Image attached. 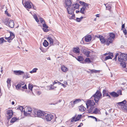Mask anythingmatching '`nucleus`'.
<instances>
[{"label": "nucleus", "mask_w": 127, "mask_h": 127, "mask_svg": "<svg viewBox=\"0 0 127 127\" xmlns=\"http://www.w3.org/2000/svg\"><path fill=\"white\" fill-rule=\"evenodd\" d=\"M102 95L101 93L98 90L97 91L96 93L93 95L96 103H98L99 100L101 98Z\"/></svg>", "instance_id": "1"}, {"label": "nucleus", "mask_w": 127, "mask_h": 127, "mask_svg": "<svg viewBox=\"0 0 127 127\" xmlns=\"http://www.w3.org/2000/svg\"><path fill=\"white\" fill-rule=\"evenodd\" d=\"M120 57L119 56L118 57V60L120 62L124 61H127V54H121Z\"/></svg>", "instance_id": "2"}, {"label": "nucleus", "mask_w": 127, "mask_h": 127, "mask_svg": "<svg viewBox=\"0 0 127 127\" xmlns=\"http://www.w3.org/2000/svg\"><path fill=\"white\" fill-rule=\"evenodd\" d=\"M53 116L51 114H47L46 113L43 118L47 121H50L53 119Z\"/></svg>", "instance_id": "3"}, {"label": "nucleus", "mask_w": 127, "mask_h": 127, "mask_svg": "<svg viewBox=\"0 0 127 127\" xmlns=\"http://www.w3.org/2000/svg\"><path fill=\"white\" fill-rule=\"evenodd\" d=\"M87 106V108H88L89 107L91 106L95 107L94 105L95 104V103L93 100H89L87 101L86 103Z\"/></svg>", "instance_id": "4"}, {"label": "nucleus", "mask_w": 127, "mask_h": 127, "mask_svg": "<svg viewBox=\"0 0 127 127\" xmlns=\"http://www.w3.org/2000/svg\"><path fill=\"white\" fill-rule=\"evenodd\" d=\"M45 114L46 113L44 112L41 111L40 110H39L37 111L36 115L38 117L43 118Z\"/></svg>", "instance_id": "5"}, {"label": "nucleus", "mask_w": 127, "mask_h": 127, "mask_svg": "<svg viewBox=\"0 0 127 127\" xmlns=\"http://www.w3.org/2000/svg\"><path fill=\"white\" fill-rule=\"evenodd\" d=\"M97 37L99 38L102 44H105L106 43V40L103 36L101 35H99L98 36H97Z\"/></svg>", "instance_id": "6"}, {"label": "nucleus", "mask_w": 127, "mask_h": 127, "mask_svg": "<svg viewBox=\"0 0 127 127\" xmlns=\"http://www.w3.org/2000/svg\"><path fill=\"white\" fill-rule=\"evenodd\" d=\"M7 114L8 115L7 117L8 119H9L11 118L13 114V111L11 110H8L7 111Z\"/></svg>", "instance_id": "7"}, {"label": "nucleus", "mask_w": 127, "mask_h": 127, "mask_svg": "<svg viewBox=\"0 0 127 127\" xmlns=\"http://www.w3.org/2000/svg\"><path fill=\"white\" fill-rule=\"evenodd\" d=\"M69 7H68L67 8V10L68 12V13L72 15L74 13V11L75 9L72 8H72L70 9Z\"/></svg>", "instance_id": "8"}, {"label": "nucleus", "mask_w": 127, "mask_h": 127, "mask_svg": "<svg viewBox=\"0 0 127 127\" xmlns=\"http://www.w3.org/2000/svg\"><path fill=\"white\" fill-rule=\"evenodd\" d=\"M64 3L66 6L65 7L67 6L69 7L71 6L72 2L70 0H65Z\"/></svg>", "instance_id": "9"}, {"label": "nucleus", "mask_w": 127, "mask_h": 127, "mask_svg": "<svg viewBox=\"0 0 127 127\" xmlns=\"http://www.w3.org/2000/svg\"><path fill=\"white\" fill-rule=\"evenodd\" d=\"M31 3H31L29 1H26L25 3L24 7L26 8H27L29 9L31 8L32 6Z\"/></svg>", "instance_id": "10"}, {"label": "nucleus", "mask_w": 127, "mask_h": 127, "mask_svg": "<svg viewBox=\"0 0 127 127\" xmlns=\"http://www.w3.org/2000/svg\"><path fill=\"white\" fill-rule=\"evenodd\" d=\"M13 73L17 75H20L24 73L23 71L21 70H14L13 71Z\"/></svg>", "instance_id": "11"}, {"label": "nucleus", "mask_w": 127, "mask_h": 127, "mask_svg": "<svg viewBox=\"0 0 127 127\" xmlns=\"http://www.w3.org/2000/svg\"><path fill=\"white\" fill-rule=\"evenodd\" d=\"M47 39L49 42V44L50 46L53 45L54 40L50 36H48L47 37Z\"/></svg>", "instance_id": "12"}, {"label": "nucleus", "mask_w": 127, "mask_h": 127, "mask_svg": "<svg viewBox=\"0 0 127 127\" xmlns=\"http://www.w3.org/2000/svg\"><path fill=\"white\" fill-rule=\"evenodd\" d=\"M126 103V101L125 100L124 101L120 102L117 103L116 104L121 106V108L122 109V107L124 105V104Z\"/></svg>", "instance_id": "13"}, {"label": "nucleus", "mask_w": 127, "mask_h": 127, "mask_svg": "<svg viewBox=\"0 0 127 127\" xmlns=\"http://www.w3.org/2000/svg\"><path fill=\"white\" fill-rule=\"evenodd\" d=\"M90 52V51L84 49H83V53L87 57H89V54Z\"/></svg>", "instance_id": "14"}, {"label": "nucleus", "mask_w": 127, "mask_h": 127, "mask_svg": "<svg viewBox=\"0 0 127 127\" xmlns=\"http://www.w3.org/2000/svg\"><path fill=\"white\" fill-rule=\"evenodd\" d=\"M73 52L76 54H79L80 53V49L78 47H74L73 50Z\"/></svg>", "instance_id": "15"}, {"label": "nucleus", "mask_w": 127, "mask_h": 127, "mask_svg": "<svg viewBox=\"0 0 127 127\" xmlns=\"http://www.w3.org/2000/svg\"><path fill=\"white\" fill-rule=\"evenodd\" d=\"M37 111L36 109L32 110L31 113L30 114V116L32 117L35 116L36 115Z\"/></svg>", "instance_id": "16"}, {"label": "nucleus", "mask_w": 127, "mask_h": 127, "mask_svg": "<svg viewBox=\"0 0 127 127\" xmlns=\"http://www.w3.org/2000/svg\"><path fill=\"white\" fill-rule=\"evenodd\" d=\"M92 37L90 35H89L86 36L85 38V40L87 42L90 41L92 39Z\"/></svg>", "instance_id": "17"}, {"label": "nucleus", "mask_w": 127, "mask_h": 127, "mask_svg": "<svg viewBox=\"0 0 127 127\" xmlns=\"http://www.w3.org/2000/svg\"><path fill=\"white\" fill-rule=\"evenodd\" d=\"M109 94L111 96L114 97H117L119 96V95L115 92H113L111 93H110Z\"/></svg>", "instance_id": "18"}, {"label": "nucleus", "mask_w": 127, "mask_h": 127, "mask_svg": "<svg viewBox=\"0 0 127 127\" xmlns=\"http://www.w3.org/2000/svg\"><path fill=\"white\" fill-rule=\"evenodd\" d=\"M79 110L80 111L83 112L85 111L86 108L84 107L83 105L79 106Z\"/></svg>", "instance_id": "19"}, {"label": "nucleus", "mask_w": 127, "mask_h": 127, "mask_svg": "<svg viewBox=\"0 0 127 127\" xmlns=\"http://www.w3.org/2000/svg\"><path fill=\"white\" fill-rule=\"evenodd\" d=\"M14 22L13 20H10L9 21L8 25L10 28H13L14 26Z\"/></svg>", "instance_id": "20"}, {"label": "nucleus", "mask_w": 127, "mask_h": 127, "mask_svg": "<svg viewBox=\"0 0 127 127\" xmlns=\"http://www.w3.org/2000/svg\"><path fill=\"white\" fill-rule=\"evenodd\" d=\"M112 38L110 37H109L107 39V41H106V44L108 46L109 45V44L112 43Z\"/></svg>", "instance_id": "21"}, {"label": "nucleus", "mask_w": 127, "mask_h": 127, "mask_svg": "<svg viewBox=\"0 0 127 127\" xmlns=\"http://www.w3.org/2000/svg\"><path fill=\"white\" fill-rule=\"evenodd\" d=\"M89 108L88 109V110L87 111V112L88 113L92 114V112L93 110L94 109L95 107H93L90 106L89 107Z\"/></svg>", "instance_id": "22"}, {"label": "nucleus", "mask_w": 127, "mask_h": 127, "mask_svg": "<svg viewBox=\"0 0 127 127\" xmlns=\"http://www.w3.org/2000/svg\"><path fill=\"white\" fill-rule=\"evenodd\" d=\"M76 58L78 61L81 63H82V62H83L84 59L82 57L78 56L77 58Z\"/></svg>", "instance_id": "23"}, {"label": "nucleus", "mask_w": 127, "mask_h": 127, "mask_svg": "<svg viewBox=\"0 0 127 127\" xmlns=\"http://www.w3.org/2000/svg\"><path fill=\"white\" fill-rule=\"evenodd\" d=\"M79 5L78 4L76 3L75 4H72V7L74 9H75V10L76 9H77L79 8Z\"/></svg>", "instance_id": "24"}, {"label": "nucleus", "mask_w": 127, "mask_h": 127, "mask_svg": "<svg viewBox=\"0 0 127 127\" xmlns=\"http://www.w3.org/2000/svg\"><path fill=\"white\" fill-rule=\"evenodd\" d=\"M30 77L29 74L27 72H25L24 75L23 77V78H25L27 79Z\"/></svg>", "instance_id": "25"}, {"label": "nucleus", "mask_w": 127, "mask_h": 127, "mask_svg": "<svg viewBox=\"0 0 127 127\" xmlns=\"http://www.w3.org/2000/svg\"><path fill=\"white\" fill-rule=\"evenodd\" d=\"M11 81L10 79L8 78L6 82L7 83V87L9 89V88L11 86Z\"/></svg>", "instance_id": "26"}, {"label": "nucleus", "mask_w": 127, "mask_h": 127, "mask_svg": "<svg viewBox=\"0 0 127 127\" xmlns=\"http://www.w3.org/2000/svg\"><path fill=\"white\" fill-rule=\"evenodd\" d=\"M120 65L122 66L123 68H125L126 67V64L124 62L121 61L120 64Z\"/></svg>", "instance_id": "27"}, {"label": "nucleus", "mask_w": 127, "mask_h": 127, "mask_svg": "<svg viewBox=\"0 0 127 127\" xmlns=\"http://www.w3.org/2000/svg\"><path fill=\"white\" fill-rule=\"evenodd\" d=\"M61 70L62 71L64 72H65L68 70L67 68L64 66H63L62 67Z\"/></svg>", "instance_id": "28"}, {"label": "nucleus", "mask_w": 127, "mask_h": 127, "mask_svg": "<svg viewBox=\"0 0 127 127\" xmlns=\"http://www.w3.org/2000/svg\"><path fill=\"white\" fill-rule=\"evenodd\" d=\"M26 111L27 112H30V114L32 112V109L30 107H28L26 108Z\"/></svg>", "instance_id": "29"}, {"label": "nucleus", "mask_w": 127, "mask_h": 127, "mask_svg": "<svg viewBox=\"0 0 127 127\" xmlns=\"http://www.w3.org/2000/svg\"><path fill=\"white\" fill-rule=\"evenodd\" d=\"M81 100L80 99H76L75 100L73 101V104L75 105L77 104L79 102H81Z\"/></svg>", "instance_id": "30"}, {"label": "nucleus", "mask_w": 127, "mask_h": 127, "mask_svg": "<svg viewBox=\"0 0 127 127\" xmlns=\"http://www.w3.org/2000/svg\"><path fill=\"white\" fill-rule=\"evenodd\" d=\"M103 96H107L108 94L107 92V91L105 90H103Z\"/></svg>", "instance_id": "31"}, {"label": "nucleus", "mask_w": 127, "mask_h": 127, "mask_svg": "<svg viewBox=\"0 0 127 127\" xmlns=\"http://www.w3.org/2000/svg\"><path fill=\"white\" fill-rule=\"evenodd\" d=\"M43 45L45 47H47L49 43L46 40H45L43 43Z\"/></svg>", "instance_id": "32"}, {"label": "nucleus", "mask_w": 127, "mask_h": 127, "mask_svg": "<svg viewBox=\"0 0 127 127\" xmlns=\"http://www.w3.org/2000/svg\"><path fill=\"white\" fill-rule=\"evenodd\" d=\"M94 110L92 112V114H96L99 112V109L97 108H95V109H94Z\"/></svg>", "instance_id": "33"}, {"label": "nucleus", "mask_w": 127, "mask_h": 127, "mask_svg": "<svg viewBox=\"0 0 127 127\" xmlns=\"http://www.w3.org/2000/svg\"><path fill=\"white\" fill-rule=\"evenodd\" d=\"M82 116V115H78L77 116L76 118H75V121L76 122L77 121L79 120L81 118V117Z\"/></svg>", "instance_id": "34"}, {"label": "nucleus", "mask_w": 127, "mask_h": 127, "mask_svg": "<svg viewBox=\"0 0 127 127\" xmlns=\"http://www.w3.org/2000/svg\"><path fill=\"white\" fill-rule=\"evenodd\" d=\"M109 37H110L111 38L113 39L115 37V35L114 33H110L109 34Z\"/></svg>", "instance_id": "35"}, {"label": "nucleus", "mask_w": 127, "mask_h": 127, "mask_svg": "<svg viewBox=\"0 0 127 127\" xmlns=\"http://www.w3.org/2000/svg\"><path fill=\"white\" fill-rule=\"evenodd\" d=\"M89 70L91 71V74H92V73H96L97 72H99V71L96 70L95 69H89Z\"/></svg>", "instance_id": "36"}, {"label": "nucleus", "mask_w": 127, "mask_h": 127, "mask_svg": "<svg viewBox=\"0 0 127 127\" xmlns=\"http://www.w3.org/2000/svg\"><path fill=\"white\" fill-rule=\"evenodd\" d=\"M17 118L16 117H14L10 121V122L11 123H14L15 121L17 120Z\"/></svg>", "instance_id": "37"}, {"label": "nucleus", "mask_w": 127, "mask_h": 127, "mask_svg": "<svg viewBox=\"0 0 127 127\" xmlns=\"http://www.w3.org/2000/svg\"><path fill=\"white\" fill-rule=\"evenodd\" d=\"M85 62L88 63H91V61L89 58H86L84 60Z\"/></svg>", "instance_id": "38"}, {"label": "nucleus", "mask_w": 127, "mask_h": 127, "mask_svg": "<svg viewBox=\"0 0 127 127\" xmlns=\"http://www.w3.org/2000/svg\"><path fill=\"white\" fill-rule=\"evenodd\" d=\"M38 70V69L37 68H33L32 70L30 72V73H33L36 72V71Z\"/></svg>", "instance_id": "39"}, {"label": "nucleus", "mask_w": 127, "mask_h": 127, "mask_svg": "<svg viewBox=\"0 0 127 127\" xmlns=\"http://www.w3.org/2000/svg\"><path fill=\"white\" fill-rule=\"evenodd\" d=\"M26 108V107L25 108V109H24V110L23 111L24 115L25 116H27L28 115H30V113H27V111L26 112L25 111V108Z\"/></svg>", "instance_id": "40"}, {"label": "nucleus", "mask_w": 127, "mask_h": 127, "mask_svg": "<svg viewBox=\"0 0 127 127\" xmlns=\"http://www.w3.org/2000/svg\"><path fill=\"white\" fill-rule=\"evenodd\" d=\"M122 110H127V102L124 104V105L122 107Z\"/></svg>", "instance_id": "41"}, {"label": "nucleus", "mask_w": 127, "mask_h": 127, "mask_svg": "<svg viewBox=\"0 0 127 127\" xmlns=\"http://www.w3.org/2000/svg\"><path fill=\"white\" fill-rule=\"evenodd\" d=\"M33 17L35 19V20L36 21L37 23H38V22H39V20L37 18V16L36 15V14H34L33 15Z\"/></svg>", "instance_id": "42"}, {"label": "nucleus", "mask_w": 127, "mask_h": 127, "mask_svg": "<svg viewBox=\"0 0 127 127\" xmlns=\"http://www.w3.org/2000/svg\"><path fill=\"white\" fill-rule=\"evenodd\" d=\"M58 83V82H57L56 81H56H54V82L53 83V85H51V87H50V89H54V88H53V85H54L55 84H56V83Z\"/></svg>", "instance_id": "43"}, {"label": "nucleus", "mask_w": 127, "mask_h": 127, "mask_svg": "<svg viewBox=\"0 0 127 127\" xmlns=\"http://www.w3.org/2000/svg\"><path fill=\"white\" fill-rule=\"evenodd\" d=\"M18 109V108H17ZM18 109L20 110L21 112H23V109H24V108L22 106H19V107L18 108Z\"/></svg>", "instance_id": "44"}, {"label": "nucleus", "mask_w": 127, "mask_h": 127, "mask_svg": "<svg viewBox=\"0 0 127 127\" xmlns=\"http://www.w3.org/2000/svg\"><path fill=\"white\" fill-rule=\"evenodd\" d=\"M69 18L70 19H73L75 18V15L73 14L72 16H69Z\"/></svg>", "instance_id": "45"}, {"label": "nucleus", "mask_w": 127, "mask_h": 127, "mask_svg": "<svg viewBox=\"0 0 127 127\" xmlns=\"http://www.w3.org/2000/svg\"><path fill=\"white\" fill-rule=\"evenodd\" d=\"M39 19L40 20V22L42 24L45 23L44 20H43L42 18L40 17L39 18Z\"/></svg>", "instance_id": "46"}, {"label": "nucleus", "mask_w": 127, "mask_h": 127, "mask_svg": "<svg viewBox=\"0 0 127 127\" xmlns=\"http://www.w3.org/2000/svg\"><path fill=\"white\" fill-rule=\"evenodd\" d=\"M21 86V85L19 83L16 86V88L17 89H18Z\"/></svg>", "instance_id": "47"}, {"label": "nucleus", "mask_w": 127, "mask_h": 127, "mask_svg": "<svg viewBox=\"0 0 127 127\" xmlns=\"http://www.w3.org/2000/svg\"><path fill=\"white\" fill-rule=\"evenodd\" d=\"M10 35L9 36L13 39L15 37L14 35L11 32H10Z\"/></svg>", "instance_id": "48"}, {"label": "nucleus", "mask_w": 127, "mask_h": 127, "mask_svg": "<svg viewBox=\"0 0 127 127\" xmlns=\"http://www.w3.org/2000/svg\"><path fill=\"white\" fill-rule=\"evenodd\" d=\"M33 86L32 85H31L30 84L29 85L28 88L31 91H32Z\"/></svg>", "instance_id": "49"}, {"label": "nucleus", "mask_w": 127, "mask_h": 127, "mask_svg": "<svg viewBox=\"0 0 127 127\" xmlns=\"http://www.w3.org/2000/svg\"><path fill=\"white\" fill-rule=\"evenodd\" d=\"M42 26L44 28L48 29V27L47 25L45 23L42 24Z\"/></svg>", "instance_id": "50"}, {"label": "nucleus", "mask_w": 127, "mask_h": 127, "mask_svg": "<svg viewBox=\"0 0 127 127\" xmlns=\"http://www.w3.org/2000/svg\"><path fill=\"white\" fill-rule=\"evenodd\" d=\"M112 58L110 56H106L105 58V60H107L110 59H112Z\"/></svg>", "instance_id": "51"}, {"label": "nucleus", "mask_w": 127, "mask_h": 127, "mask_svg": "<svg viewBox=\"0 0 127 127\" xmlns=\"http://www.w3.org/2000/svg\"><path fill=\"white\" fill-rule=\"evenodd\" d=\"M84 9H83L82 7L80 9V12H81V13L82 14H84L85 13L84 11Z\"/></svg>", "instance_id": "52"}, {"label": "nucleus", "mask_w": 127, "mask_h": 127, "mask_svg": "<svg viewBox=\"0 0 127 127\" xmlns=\"http://www.w3.org/2000/svg\"><path fill=\"white\" fill-rule=\"evenodd\" d=\"M117 93V94H118L119 95H122V92L121 90H118Z\"/></svg>", "instance_id": "53"}, {"label": "nucleus", "mask_w": 127, "mask_h": 127, "mask_svg": "<svg viewBox=\"0 0 127 127\" xmlns=\"http://www.w3.org/2000/svg\"><path fill=\"white\" fill-rule=\"evenodd\" d=\"M111 7L109 5H107V6H106V8L107 10H110L111 9Z\"/></svg>", "instance_id": "54"}, {"label": "nucleus", "mask_w": 127, "mask_h": 127, "mask_svg": "<svg viewBox=\"0 0 127 127\" xmlns=\"http://www.w3.org/2000/svg\"><path fill=\"white\" fill-rule=\"evenodd\" d=\"M5 40L3 39V38H0V44L1 43H3V41H4Z\"/></svg>", "instance_id": "55"}, {"label": "nucleus", "mask_w": 127, "mask_h": 127, "mask_svg": "<svg viewBox=\"0 0 127 127\" xmlns=\"http://www.w3.org/2000/svg\"><path fill=\"white\" fill-rule=\"evenodd\" d=\"M42 29L44 32H48L49 31V30L47 29H45L44 28H43Z\"/></svg>", "instance_id": "56"}, {"label": "nucleus", "mask_w": 127, "mask_h": 127, "mask_svg": "<svg viewBox=\"0 0 127 127\" xmlns=\"http://www.w3.org/2000/svg\"><path fill=\"white\" fill-rule=\"evenodd\" d=\"M70 105H71V106L72 107H73L75 105L74 104H73V101H71L70 102Z\"/></svg>", "instance_id": "57"}, {"label": "nucleus", "mask_w": 127, "mask_h": 127, "mask_svg": "<svg viewBox=\"0 0 127 127\" xmlns=\"http://www.w3.org/2000/svg\"><path fill=\"white\" fill-rule=\"evenodd\" d=\"M89 117L92 118H93V119H95V121H97V118L94 116H89Z\"/></svg>", "instance_id": "58"}, {"label": "nucleus", "mask_w": 127, "mask_h": 127, "mask_svg": "<svg viewBox=\"0 0 127 127\" xmlns=\"http://www.w3.org/2000/svg\"><path fill=\"white\" fill-rule=\"evenodd\" d=\"M123 32L125 35H127V31L126 29H125L123 31Z\"/></svg>", "instance_id": "59"}, {"label": "nucleus", "mask_w": 127, "mask_h": 127, "mask_svg": "<svg viewBox=\"0 0 127 127\" xmlns=\"http://www.w3.org/2000/svg\"><path fill=\"white\" fill-rule=\"evenodd\" d=\"M84 3L83 4V6H85V7H87L89 6V4H88L87 3H86L85 2H83V3Z\"/></svg>", "instance_id": "60"}, {"label": "nucleus", "mask_w": 127, "mask_h": 127, "mask_svg": "<svg viewBox=\"0 0 127 127\" xmlns=\"http://www.w3.org/2000/svg\"><path fill=\"white\" fill-rule=\"evenodd\" d=\"M76 117V116H75L73 117L72 118L71 120V122H73L74 121H75V118Z\"/></svg>", "instance_id": "61"}, {"label": "nucleus", "mask_w": 127, "mask_h": 127, "mask_svg": "<svg viewBox=\"0 0 127 127\" xmlns=\"http://www.w3.org/2000/svg\"><path fill=\"white\" fill-rule=\"evenodd\" d=\"M13 39V38H12L11 37L9 36V37H8V39L7 41L8 42H10V40H12Z\"/></svg>", "instance_id": "62"}, {"label": "nucleus", "mask_w": 127, "mask_h": 127, "mask_svg": "<svg viewBox=\"0 0 127 127\" xmlns=\"http://www.w3.org/2000/svg\"><path fill=\"white\" fill-rule=\"evenodd\" d=\"M40 50L43 53H45L46 51V50H44L43 49V48L41 47L40 48Z\"/></svg>", "instance_id": "63"}, {"label": "nucleus", "mask_w": 127, "mask_h": 127, "mask_svg": "<svg viewBox=\"0 0 127 127\" xmlns=\"http://www.w3.org/2000/svg\"><path fill=\"white\" fill-rule=\"evenodd\" d=\"M125 24H124L122 25V28L121 29V30H123L124 29H125Z\"/></svg>", "instance_id": "64"}]
</instances>
